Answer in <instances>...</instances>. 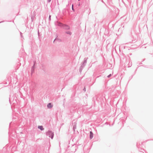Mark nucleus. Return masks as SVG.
<instances>
[{
	"label": "nucleus",
	"mask_w": 153,
	"mask_h": 153,
	"mask_svg": "<svg viewBox=\"0 0 153 153\" xmlns=\"http://www.w3.org/2000/svg\"><path fill=\"white\" fill-rule=\"evenodd\" d=\"M47 134H48L49 136L50 137H51L52 139L53 138V133L52 131H49L47 133Z\"/></svg>",
	"instance_id": "obj_1"
},
{
	"label": "nucleus",
	"mask_w": 153,
	"mask_h": 153,
	"mask_svg": "<svg viewBox=\"0 0 153 153\" xmlns=\"http://www.w3.org/2000/svg\"><path fill=\"white\" fill-rule=\"evenodd\" d=\"M47 107L48 108H51L52 107L53 105L51 103H50L47 105Z\"/></svg>",
	"instance_id": "obj_2"
},
{
	"label": "nucleus",
	"mask_w": 153,
	"mask_h": 153,
	"mask_svg": "<svg viewBox=\"0 0 153 153\" xmlns=\"http://www.w3.org/2000/svg\"><path fill=\"white\" fill-rule=\"evenodd\" d=\"M93 133L91 131H90V138L91 139H92L93 137Z\"/></svg>",
	"instance_id": "obj_3"
},
{
	"label": "nucleus",
	"mask_w": 153,
	"mask_h": 153,
	"mask_svg": "<svg viewBox=\"0 0 153 153\" xmlns=\"http://www.w3.org/2000/svg\"><path fill=\"white\" fill-rule=\"evenodd\" d=\"M38 128L42 130L44 129V128H43L42 126H39Z\"/></svg>",
	"instance_id": "obj_4"
},
{
	"label": "nucleus",
	"mask_w": 153,
	"mask_h": 153,
	"mask_svg": "<svg viewBox=\"0 0 153 153\" xmlns=\"http://www.w3.org/2000/svg\"><path fill=\"white\" fill-rule=\"evenodd\" d=\"M128 65H129L128 67H131L132 65V63L131 62H129Z\"/></svg>",
	"instance_id": "obj_5"
},
{
	"label": "nucleus",
	"mask_w": 153,
	"mask_h": 153,
	"mask_svg": "<svg viewBox=\"0 0 153 153\" xmlns=\"http://www.w3.org/2000/svg\"><path fill=\"white\" fill-rule=\"evenodd\" d=\"M61 25H62V24L61 23H59L58 24V25L59 26H61Z\"/></svg>",
	"instance_id": "obj_6"
},
{
	"label": "nucleus",
	"mask_w": 153,
	"mask_h": 153,
	"mask_svg": "<svg viewBox=\"0 0 153 153\" xmlns=\"http://www.w3.org/2000/svg\"><path fill=\"white\" fill-rule=\"evenodd\" d=\"M111 76V74H110L108 76V77H110Z\"/></svg>",
	"instance_id": "obj_7"
},
{
	"label": "nucleus",
	"mask_w": 153,
	"mask_h": 153,
	"mask_svg": "<svg viewBox=\"0 0 153 153\" xmlns=\"http://www.w3.org/2000/svg\"><path fill=\"white\" fill-rule=\"evenodd\" d=\"M72 10L74 11V8H73V7H72Z\"/></svg>",
	"instance_id": "obj_8"
},
{
	"label": "nucleus",
	"mask_w": 153,
	"mask_h": 153,
	"mask_svg": "<svg viewBox=\"0 0 153 153\" xmlns=\"http://www.w3.org/2000/svg\"><path fill=\"white\" fill-rule=\"evenodd\" d=\"M72 7H73V4L72 5Z\"/></svg>",
	"instance_id": "obj_9"
},
{
	"label": "nucleus",
	"mask_w": 153,
	"mask_h": 153,
	"mask_svg": "<svg viewBox=\"0 0 153 153\" xmlns=\"http://www.w3.org/2000/svg\"><path fill=\"white\" fill-rule=\"evenodd\" d=\"M80 0H78V1H80Z\"/></svg>",
	"instance_id": "obj_10"
}]
</instances>
